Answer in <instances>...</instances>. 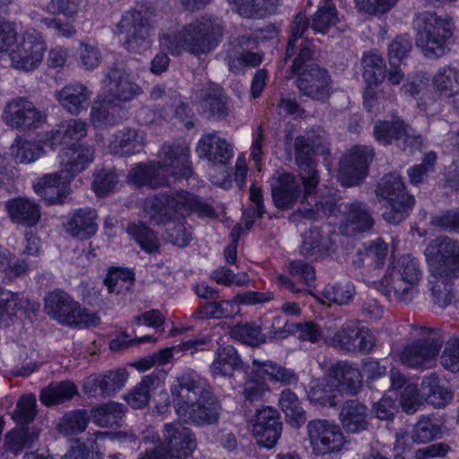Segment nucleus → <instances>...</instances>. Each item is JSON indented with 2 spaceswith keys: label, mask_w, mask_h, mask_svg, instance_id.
Masks as SVG:
<instances>
[{
  "label": "nucleus",
  "mask_w": 459,
  "mask_h": 459,
  "mask_svg": "<svg viewBox=\"0 0 459 459\" xmlns=\"http://www.w3.org/2000/svg\"><path fill=\"white\" fill-rule=\"evenodd\" d=\"M173 406L185 422L203 427L219 421L221 406L212 387L194 372L183 373L171 385Z\"/></svg>",
  "instance_id": "f257e3e1"
},
{
  "label": "nucleus",
  "mask_w": 459,
  "mask_h": 459,
  "mask_svg": "<svg viewBox=\"0 0 459 459\" xmlns=\"http://www.w3.org/2000/svg\"><path fill=\"white\" fill-rule=\"evenodd\" d=\"M189 146L185 143H165L158 161L138 164L129 173V180L138 186L159 187L169 184V177L188 178L192 173Z\"/></svg>",
  "instance_id": "f03ea898"
},
{
  "label": "nucleus",
  "mask_w": 459,
  "mask_h": 459,
  "mask_svg": "<svg viewBox=\"0 0 459 459\" xmlns=\"http://www.w3.org/2000/svg\"><path fill=\"white\" fill-rule=\"evenodd\" d=\"M222 35V27L218 19L202 18L182 28L173 37L163 34L160 45L171 55L183 51L195 56L207 54L216 48Z\"/></svg>",
  "instance_id": "7ed1b4c3"
},
{
  "label": "nucleus",
  "mask_w": 459,
  "mask_h": 459,
  "mask_svg": "<svg viewBox=\"0 0 459 459\" xmlns=\"http://www.w3.org/2000/svg\"><path fill=\"white\" fill-rule=\"evenodd\" d=\"M60 173H53L40 178L33 186L35 192L47 199L55 201L66 198L70 194L69 181L75 172L83 170L93 159L91 148L79 146L63 150Z\"/></svg>",
  "instance_id": "20e7f679"
},
{
  "label": "nucleus",
  "mask_w": 459,
  "mask_h": 459,
  "mask_svg": "<svg viewBox=\"0 0 459 459\" xmlns=\"http://www.w3.org/2000/svg\"><path fill=\"white\" fill-rule=\"evenodd\" d=\"M109 95L97 101L91 108V121L96 127L113 126L118 123L123 115L119 102L128 101L139 93V86L126 74L114 73L108 82Z\"/></svg>",
  "instance_id": "39448f33"
},
{
  "label": "nucleus",
  "mask_w": 459,
  "mask_h": 459,
  "mask_svg": "<svg viewBox=\"0 0 459 459\" xmlns=\"http://www.w3.org/2000/svg\"><path fill=\"white\" fill-rule=\"evenodd\" d=\"M421 276L419 261L410 255H403L396 261L389 280L385 279L381 283L383 293L398 302L408 304L419 294L418 286Z\"/></svg>",
  "instance_id": "423d86ee"
},
{
  "label": "nucleus",
  "mask_w": 459,
  "mask_h": 459,
  "mask_svg": "<svg viewBox=\"0 0 459 459\" xmlns=\"http://www.w3.org/2000/svg\"><path fill=\"white\" fill-rule=\"evenodd\" d=\"M47 313L62 325L91 327L100 324L96 313H91L75 302L67 293L53 291L45 299Z\"/></svg>",
  "instance_id": "0eeeda50"
},
{
  "label": "nucleus",
  "mask_w": 459,
  "mask_h": 459,
  "mask_svg": "<svg viewBox=\"0 0 459 459\" xmlns=\"http://www.w3.org/2000/svg\"><path fill=\"white\" fill-rule=\"evenodd\" d=\"M424 26L418 32L417 45L428 56H440L451 43L453 23L450 19L426 13L422 16Z\"/></svg>",
  "instance_id": "6e6552de"
},
{
  "label": "nucleus",
  "mask_w": 459,
  "mask_h": 459,
  "mask_svg": "<svg viewBox=\"0 0 459 459\" xmlns=\"http://www.w3.org/2000/svg\"><path fill=\"white\" fill-rule=\"evenodd\" d=\"M425 255L432 276H459V241L439 237L429 242Z\"/></svg>",
  "instance_id": "1a4fd4ad"
},
{
  "label": "nucleus",
  "mask_w": 459,
  "mask_h": 459,
  "mask_svg": "<svg viewBox=\"0 0 459 459\" xmlns=\"http://www.w3.org/2000/svg\"><path fill=\"white\" fill-rule=\"evenodd\" d=\"M46 48V43L39 32L26 30L17 37V41L8 55L7 65L17 70L32 71L41 64Z\"/></svg>",
  "instance_id": "9d476101"
},
{
  "label": "nucleus",
  "mask_w": 459,
  "mask_h": 459,
  "mask_svg": "<svg viewBox=\"0 0 459 459\" xmlns=\"http://www.w3.org/2000/svg\"><path fill=\"white\" fill-rule=\"evenodd\" d=\"M420 334L426 335L407 344L399 355L400 361L409 368H419L434 359L439 352L444 338L437 329L419 327Z\"/></svg>",
  "instance_id": "9b49d317"
},
{
  "label": "nucleus",
  "mask_w": 459,
  "mask_h": 459,
  "mask_svg": "<svg viewBox=\"0 0 459 459\" xmlns=\"http://www.w3.org/2000/svg\"><path fill=\"white\" fill-rule=\"evenodd\" d=\"M307 432L316 455L339 452L346 442L340 427L328 420L317 419L308 421Z\"/></svg>",
  "instance_id": "f8f14e48"
},
{
  "label": "nucleus",
  "mask_w": 459,
  "mask_h": 459,
  "mask_svg": "<svg viewBox=\"0 0 459 459\" xmlns=\"http://www.w3.org/2000/svg\"><path fill=\"white\" fill-rule=\"evenodd\" d=\"M160 446L170 459H192L196 442L189 428L175 421L165 424Z\"/></svg>",
  "instance_id": "ddd939ff"
},
{
  "label": "nucleus",
  "mask_w": 459,
  "mask_h": 459,
  "mask_svg": "<svg viewBox=\"0 0 459 459\" xmlns=\"http://www.w3.org/2000/svg\"><path fill=\"white\" fill-rule=\"evenodd\" d=\"M125 47L132 52L142 53L151 48V29L138 12L126 13L117 26Z\"/></svg>",
  "instance_id": "4468645a"
},
{
  "label": "nucleus",
  "mask_w": 459,
  "mask_h": 459,
  "mask_svg": "<svg viewBox=\"0 0 459 459\" xmlns=\"http://www.w3.org/2000/svg\"><path fill=\"white\" fill-rule=\"evenodd\" d=\"M333 347L353 352H369L375 345V336L367 327L349 321L331 338Z\"/></svg>",
  "instance_id": "2eb2a0df"
},
{
  "label": "nucleus",
  "mask_w": 459,
  "mask_h": 459,
  "mask_svg": "<svg viewBox=\"0 0 459 459\" xmlns=\"http://www.w3.org/2000/svg\"><path fill=\"white\" fill-rule=\"evenodd\" d=\"M372 158L373 152L370 148H352L340 164L338 178L341 184L351 186L361 182L368 174V165Z\"/></svg>",
  "instance_id": "dca6fc26"
},
{
  "label": "nucleus",
  "mask_w": 459,
  "mask_h": 459,
  "mask_svg": "<svg viewBox=\"0 0 459 459\" xmlns=\"http://www.w3.org/2000/svg\"><path fill=\"white\" fill-rule=\"evenodd\" d=\"M282 423L275 409L266 406L258 409L252 420V433L257 443L264 447H273L281 437Z\"/></svg>",
  "instance_id": "f3484780"
},
{
  "label": "nucleus",
  "mask_w": 459,
  "mask_h": 459,
  "mask_svg": "<svg viewBox=\"0 0 459 459\" xmlns=\"http://www.w3.org/2000/svg\"><path fill=\"white\" fill-rule=\"evenodd\" d=\"M2 117L12 127L30 128L39 126L46 116L27 99L18 98L6 105Z\"/></svg>",
  "instance_id": "a211bd4d"
},
{
  "label": "nucleus",
  "mask_w": 459,
  "mask_h": 459,
  "mask_svg": "<svg viewBox=\"0 0 459 459\" xmlns=\"http://www.w3.org/2000/svg\"><path fill=\"white\" fill-rule=\"evenodd\" d=\"M336 215L342 216L340 225L342 234L352 237L371 230L374 220L359 203H336Z\"/></svg>",
  "instance_id": "6ab92c4d"
},
{
  "label": "nucleus",
  "mask_w": 459,
  "mask_h": 459,
  "mask_svg": "<svg viewBox=\"0 0 459 459\" xmlns=\"http://www.w3.org/2000/svg\"><path fill=\"white\" fill-rule=\"evenodd\" d=\"M296 162L299 168V176L304 187V197L308 198L316 190L318 184V173L310 155L316 150L311 144L309 138L299 136L295 139Z\"/></svg>",
  "instance_id": "aec40b11"
},
{
  "label": "nucleus",
  "mask_w": 459,
  "mask_h": 459,
  "mask_svg": "<svg viewBox=\"0 0 459 459\" xmlns=\"http://www.w3.org/2000/svg\"><path fill=\"white\" fill-rule=\"evenodd\" d=\"M336 388L349 394H357L362 386V376L358 368L348 361H338L326 371Z\"/></svg>",
  "instance_id": "412c9836"
},
{
  "label": "nucleus",
  "mask_w": 459,
  "mask_h": 459,
  "mask_svg": "<svg viewBox=\"0 0 459 459\" xmlns=\"http://www.w3.org/2000/svg\"><path fill=\"white\" fill-rule=\"evenodd\" d=\"M297 83L300 91L312 99L324 100L329 94V75L317 65L299 73Z\"/></svg>",
  "instance_id": "4be33fe9"
},
{
  "label": "nucleus",
  "mask_w": 459,
  "mask_h": 459,
  "mask_svg": "<svg viewBox=\"0 0 459 459\" xmlns=\"http://www.w3.org/2000/svg\"><path fill=\"white\" fill-rule=\"evenodd\" d=\"M368 408L357 399L347 400L341 407L339 419L348 433L357 434L369 427Z\"/></svg>",
  "instance_id": "5701e85b"
},
{
  "label": "nucleus",
  "mask_w": 459,
  "mask_h": 459,
  "mask_svg": "<svg viewBox=\"0 0 459 459\" xmlns=\"http://www.w3.org/2000/svg\"><path fill=\"white\" fill-rule=\"evenodd\" d=\"M196 152L214 164H227L233 157L231 145L216 133L204 135L198 142Z\"/></svg>",
  "instance_id": "b1692460"
},
{
  "label": "nucleus",
  "mask_w": 459,
  "mask_h": 459,
  "mask_svg": "<svg viewBox=\"0 0 459 459\" xmlns=\"http://www.w3.org/2000/svg\"><path fill=\"white\" fill-rule=\"evenodd\" d=\"M308 402L318 409L335 408L342 394L326 374L322 378L313 380L307 393Z\"/></svg>",
  "instance_id": "393cba45"
},
{
  "label": "nucleus",
  "mask_w": 459,
  "mask_h": 459,
  "mask_svg": "<svg viewBox=\"0 0 459 459\" xmlns=\"http://www.w3.org/2000/svg\"><path fill=\"white\" fill-rule=\"evenodd\" d=\"M255 45V42L247 37L238 39L229 45L227 56L230 70L238 73L243 66L259 65L262 62V56L258 53L247 51Z\"/></svg>",
  "instance_id": "a878e982"
},
{
  "label": "nucleus",
  "mask_w": 459,
  "mask_h": 459,
  "mask_svg": "<svg viewBox=\"0 0 459 459\" xmlns=\"http://www.w3.org/2000/svg\"><path fill=\"white\" fill-rule=\"evenodd\" d=\"M146 142L143 131L133 128H125L113 134L109 143V151L117 155H132L141 152Z\"/></svg>",
  "instance_id": "bb28decb"
},
{
  "label": "nucleus",
  "mask_w": 459,
  "mask_h": 459,
  "mask_svg": "<svg viewBox=\"0 0 459 459\" xmlns=\"http://www.w3.org/2000/svg\"><path fill=\"white\" fill-rule=\"evenodd\" d=\"M87 134L85 122L81 119H70L63 122L56 130L45 134V142L50 147L66 145L73 147L74 142L83 138Z\"/></svg>",
  "instance_id": "cd10ccee"
},
{
  "label": "nucleus",
  "mask_w": 459,
  "mask_h": 459,
  "mask_svg": "<svg viewBox=\"0 0 459 459\" xmlns=\"http://www.w3.org/2000/svg\"><path fill=\"white\" fill-rule=\"evenodd\" d=\"M438 97L448 104L459 102V72L452 67L440 68L432 78Z\"/></svg>",
  "instance_id": "c85d7f7f"
},
{
  "label": "nucleus",
  "mask_w": 459,
  "mask_h": 459,
  "mask_svg": "<svg viewBox=\"0 0 459 459\" xmlns=\"http://www.w3.org/2000/svg\"><path fill=\"white\" fill-rule=\"evenodd\" d=\"M97 213L90 208L79 209L69 218L65 230L73 237L85 240L93 237L98 230Z\"/></svg>",
  "instance_id": "c756f323"
},
{
  "label": "nucleus",
  "mask_w": 459,
  "mask_h": 459,
  "mask_svg": "<svg viewBox=\"0 0 459 459\" xmlns=\"http://www.w3.org/2000/svg\"><path fill=\"white\" fill-rule=\"evenodd\" d=\"M56 96L59 104L66 111L78 115L87 109L91 91L82 84H71L62 88Z\"/></svg>",
  "instance_id": "7c9ffc66"
},
{
  "label": "nucleus",
  "mask_w": 459,
  "mask_h": 459,
  "mask_svg": "<svg viewBox=\"0 0 459 459\" xmlns=\"http://www.w3.org/2000/svg\"><path fill=\"white\" fill-rule=\"evenodd\" d=\"M377 142L389 144L393 140H403L404 144L419 147L421 143L420 137L411 135L403 121L381 122L376 125L374 130Z\"/></svg>",
  "instance_id": "2f4dec72"
},
{
  "label": "nucleus",
  "mask_w": 459,
  "mask_h": 459,
  "mask_svg": "<svg viewBox=\"0 0 459 459\" xmlns=\"http://www.w3.org/2000/svg\"><path fill=\"white\" fill-rule=\"evenodd\" d=\"M145 218L155 225L166 224L185 217L183 205L176 203H144Z\"/></svg>",
  "instance_id": "473e14b6"
},
{
  "label": "nucleus",
  "mask_w": 459,
  "mask_h": 459,
  "mask_svg": "<svg viewBox=\"0 0 459 459\" xmlns=\"http://www.w3.org/2000/svg\"><path fill=\"white\" fill-rule=\"evenodd\" d=\"M242 365L243 362L233 346L220 347L211 365V372L212 376H231L233 371L242 368Z\"/></svg>",
  "instance_id": "72a5a7b5"
},
{
  "label": "nucleus",
  "mask_w": 459,
  "mask_h": 459,
  "mask_svg": "<svg viewBox=\"0 0 459 459\" xmlns=\"http://www.w3.org/2000/svg\"><path fill=\"white\" fill-rule=\"evenodd\" d=\"M39 430L34 427L21 426L6 433L4 446L7 451L18 455L31 447L39 438Z\"/></svg>",
  "instance_id": "f704fd0d"
},
{
  "label": "nucleus",
  "mask_w": 459,
  "mask_h": 459,
  "mask_svg": "<svg viewBox=\"0 0 459 459\" xmlns=\"http://www.w3.org/2000/svg\"><path fill=\"white\" fill-rule=\"evenodd\" d=\"M279 405L285 414L287 423L291 427L299 428L306 422V411L297 394L290 389H284L281 393Z\"/></svg>",
  "instance_id": "c9c22d12"
},
{
  "label": "nucleus",
  "mask_w": 459,
  "mask_h": 459,
  "mask_svg": "<svg viewBox=\"0 0 459 459\" xmlns=\"http://www.w3.org/2000/svg\"><path fill=\"white\" fill-rule=\"evenodd\" d=\"M329 247V238L323 237L318 229H311L303 236L300 253L306 258L317 260L328 253Z\"/></svg>",
  "instance_id": "e433bc0d"
},
{
  "label": "nucleus",
  "mask_w": 459,
  "mask_h": 459,
  "mask_svg": "<svg viewBox=\"0 0 459 459\" xmlns=\"http://www.w3.org/2000/svg\"><path fill=\"white\" fill-rule=\"evenodd\" d=\"M443 420L435 415L421 416L414 425L411 438L416 443H427L442 436Z\"/></svg>",
  "instance_id": "4c0bfd02"
},
{
  "label": "nucleus",
  "mask_w": 459,
  "mask_h": 459,
  "mask_svg": "<svg viewBox=\"0 0 459 459\" xmlns=\"http://www.w3.org/2000/svg\"><path fill=\"white\" fill-rule=\"evenodd\" d=\"M160 385V379L155 375L144 376L142 380L126 396V400L133 408L142 409L148 405L151 392Z\"/></svg>",
  "instance_id": "58836bf2"
},
{
  "label": "nucleus",
  "mask_w": 459,
  "mask_h": 459,
  "mask_svg": "<svg viewBox=\"0 0 459 459\" xmlns=\"http://www.w3.org/2000/svg\"><path fill=\"white\" fill-rule=\"evenodd\" d=\"M45 135L40 138L39 143L41 146L36 145L30 141H28L22 137H17L10 148V154L16 162L19 163H30L38 160L42 154V149L49 145L48 143L46 144Z\"/></svg>",
  "instance_id": "ea45409f"
},
{
  "label": "nucleus",
  "mask_w": 459,
  "mask_h": 459,
  "mask_svg": "<svg viewBox=\"0 0 459 459\" xmlns=\"http://www.w3.org/2000/svg\"><path fill=\"white\" fill-rule=\"evenodd\" d=\"M126 413V406L119 403L110 402L91 410V416L100 427L117 426Z\"/></svg>",
  "instance_id": "a19ab883"
},
{
  "label": "nucleus",
  "mask_w": 459,
  "mask_h": 459,
  "mask_svg": "<svg viewBox=\"0 0 459 459\" xmlns=\"http://www.w3.org/2000/svg\"><path fill=\"white\" fill-rule=\"evenodd\" d=\"M421 393L427 403L435 407H444L452 399L451 392L441 386L437 377L431 375L423 378L421 382Z\"/></svg>",
  "instance_id": "79ce46f5"
},
{
  "label": "nucleus",
  "mask_w": 459,
  "mask_h": 459,
  "mask_svg": "<svg viewBox=\"0 0 459 459\" xmlns=\"http://www.w3.org/2000/svg\"><path fill=\"white\" fill-rule=\"evenodd\" d=\"M77 394V388L72 382L51 384L45 387L39 395L40 402L52 406L72 399Z\"/></svg>",
  "instance_id": "37998d69"
},
{
  "label": "nucleus",
  "mask_w": 459,
  "mask_h": 459,
  "mask_svg": "<svg viewBox=\"0 0 459 459\" xmlns=\"http://www.w3.org/2000/svg\"><path fill=\"white\" fill-rule=\"evenodd\" d=\"M127 233L149 254L160 253V240L156 233L143 223H129Z\"/></svg>",
  "instance_id": "c03bdc74"
},
{
  "label": "nucleus",
  "mask_w": 459,
  "mask_h": 459,
  "mask_svg": "<svg viewBox=\"0 0 459 459\" xmlns=\"http://www.w3.org/2000/svg\"><path fill=\"white\" fill-rule=\"evenodd\" d=\"M11 219L26 226H34L40 219L39 206L35 203H8Z\"/></svg>",
  "instance_id": "a18cd8bd"
},
{
  "label": "nucleus",
  "mask_w": 459,
  "mask_h": 459,
  "mask_svg": "<svg viewBox=\"0 0 459 459\" xmlns=\"http://www.w3.org/2000/svg\"><path fill=\"white\" fill-rule=\"evenodd\" d=\"M231 9L240 16L246 18H258L264 16L273 0H228Z\"/></svg>",
  "instance_id": "49530a36"
},
{
  "label": "nucleus",
  "mask_w": 459,
  "mask_h": 459,
  "mask_svg": "<svg viewBox=\"0 0 459 459\" xmlns=\"http://www.w3.org/2000/svg\"><path fill=\"white\" fill-rule=\"evenodd\" d=\"M272 194L275 201L284 198H296L299 186L293 177L288 173H281L274 176L271 182Z\"/></svg>",
  "instance_id": "de8ad7c7"
},
{
  "label": "nucleus",
  "mask_w": 459,
  "mask_h": 459,
  "mask_svg": "<svg viewBox=\"0 0 459 459\" xmlns=\"http://www.w3.org/2000/svg\"><path fill=\"white\" fill-rule=\"evenodd\" d=\"M253 364L259 367V372L268 376L271 380L289 385L296 382L298 377L296 374L290 368L281 367L273 361H260L254 359Z\"/></svg>",
  "instance_id": "09e8293b"
},
{
  "label": "nucleus",
  "mask_w": 459,
  "mask_h": 459,
  "mask_svg": "<svg viewBox=\"0 0 459 459\" xmlns=\"http://www.w3.org/2000/svg\"><path fill=\"white\" fill-rule=\"evenodd\" d=\"M434 280H429L432 301L439 307H446L452 304L454 293L452 291L449 281L453 278L442 276H432Z\"/></svg>",
  "instance_id": "8fccbe9b"
},
{
  "label": "nucleus",
  "mask_w": 459,
  "mask_h": 459,
  "mask_svg": "<svg viewBox=\"0 0 459 459\" xmlns=\"http://www.w3.org/2000/svg\"><path fill=\"white\" fill-rule=\"evenodd\" d=\"M89 417L85 411L77 410L65 414L57 427L58 431L64 435H73L86 429Z\"/></svg>",
  "instance_id": "3c124183"
},
{
  "label": "nucleus",
  "mask_w": 459,
  "mask_h": 459,
  "mask_svg": "<svg viewBox=\"0 0 459 459\" xmlns=\"http://www.w3.org/2000/svg\"><path fill=\"white\" fill-rule=\"evenodd\" d=\"M230 336L245 344L258 346L265 342L261 328L255 324L237 325L231 328Z\"/></svg>",
  "instance_id": "603ef678"
},
{
  "label": "nucleus",
  "mask_w": 459,
  "mask_h": 459,
  "mask_svg": "<svg viewBox=\"0 0 459 459\" xmlns=\"http://www.w3.org/2000/svg\"><path fill=\"white\" fill-rule=\"evenodd\" d=\"M363 78L368 84H377L385 78V65L382 57L377 54H368L363 57Z\"/></svg>",
  "instance_id": "864d4df0"
},
{
  "label": "nucleus",
  "mask_w": 459,
  "mask_h": 459,
  "mask_svg": "<svg viewBox=\"0 0 459 459\" xmlns=\"http://www.w3.org/2000/svg\"><path fill=\"white\" fill-rule=\"evenodd\" d=\"M26 299L23 295L10 290H0V320H5L14 316L18 310L24 307Z\"/></svg>",
  "instance_id": "5fc2aeb1"
},
{
  "label": "nucleus",
  "mask_w": 459,
  "mask_h": 459,
  "mask_svg": "<svg viewBox=\"0 0 459 459\" xmlns=\"http://www.w3.org/2000/svg\"><path fill=\"white\" fill-rule=\"evenodd\" d=\"M336 203H315L309 207L299 208L290 214V219L294 222H299L302 220L315 221L319 217L322 212L327 216L336 215Z\"/></svg>",
  "instance_id": "6e6d98bb"
},
{
  "label": "nucleus",
  "mask_w": 459,
  "mask_h": 459,
  "mask_svg": "<svg viewBox=\"0 0 459 459\" xmlns=\"http://www.w3.org/2000/svg\"><path fill=\"white\" fill-rule=\"evenodd\" d=\"M404 189L403 182L399 175L390 174L385 176L377 186V195L387 201L401 198Z\"/></svg>",
  "instance_id": "4d7b16f0"
},
{
  "label": "nucleus",
  "mask_w": 459,
  "mask_h": 459,
  "mask_svg": "<svg viewBox=\"0 0 459 459\" xmlns=\"http://www.w3.org/2000/svg\"><path fill=\"white\" fill-rule=\"evenodd\" d=\"M339 22L337 11L333 5L326 4L318 9L312 20V28L316 32L325 34Z\"/></svg>",
  "instance_id": "13d9d810"
},
{
  "label": "nucleus",
  "mask_w": 459,
  "mask_h": 459,
  "mask_svg": "<svg viewBox=\"0 0 459 459\" xmlns=\"http://www.w3.org/2000/svg\"><path fill=\"white\" fill-rule=\"evenodd\" d=\"M18 33L15 24L0 22V66L7 65L8 55L17 41Z\"/></svg>",
  "instance_id": "bf43d9fd"
},
{
  "label": "nucleus",
  "mask_w": 459,
  "mask_h": 459,
  "mask_svg": "<svg viewBox=\"0 0 459 459\" xmlns=\"http://www.w3.org/2000/svg\"><path fill=\"white\" fill-rule=\"evenodd\" d=\"M199 108L204 113H210L219 117L227 115V98L221 93L219 87L212 90V93L207 95L200 103Z\"/></svg>",
  "instance_id": "052dcab7"
},
{
  "label": "nucleus",
  "mask_w": 459,
  "mask_h": 459,
  "mask_svg": "<svg viewBox=\"0 0 459 459\" xmlns=\"http://www.w3.org/2000/svg\"><path fill=\"white\" fill-rule=\"evenodd\" d=\"M126 378L127 372L125 369L108 371L99 377L100 394L104 396L113 394L124 386Z\"/></svg>",
  "instance_id": "680f3d73"
},
{
  "label": "nucleus",
  "mask_w": 459,
  "mask_h": 459,
  "mask_svg": "<svg viewBox=\"0 0 459 459\" xmlns=\"http://www.w3.org/2000/svg\"><path fill=\"white\" fill-rule=\"evenodd\" d=\"M36 407L37 402L35 395H22L19 399L13 411V420L22 425L32 421L37 413Z\"/></svg>",
  "instance_id": "e2e57ef3"
},
{
  "label": "nucleus",
  "mask_w": 459,
  "mask_h": 459,
  "mask_svg": "<svg viewBox=\"0 0 459 459\" xmlns=\"http://www.w3.org/2000/svg\"><path fill=\"white\" fill-rule=\"evenodd\" d=\"M77 60L78 64L85 70H93L100 64V50L94 44L82 43L78 48Z\"/></svg>",
  "instance_id": "0e129e2a"
},
{
  "label": "nucleus",
  "mask_w": 459,
  "mask_h": 459,
  "mask_svg": "<svg viewBox=\"0 0 459 459\" xmlns=\"http://www.w3.org/2000/svg\"><path fill=\"white\" fill-rule=\"evenodd\" d=\"M117 183V175L112 169L101 170L95 176L93 190L99 198L106 197L111 193Z\"/></svg>",
  "instance_id": "69168bd1"
},
{
  "label": "nucleus",
  "mask_w": 459,
  "mask_h": 459,
  "mask_svg": "<svg viewBox=\"0 0 459 459\" xmlns=\"http://www.w3.org/2000/svg\"><path fill=\"white\" fill-rule=\"evenodd\" d=\"M412 210V203H385L382 216L391 224H398L403 221Z\"/></svg>",
  "instance_id": "338daca9"
},
{
  "label": "nucleus",
  "mask_w": 459,
  "mask_h": 459,
  "mask_svg": "<svg viewBox=\"0 0 459 459\" xmlns=\"http://www.w3.org/2000/svg\"><path fill=\"white\" fill-rule=\"evenodd\" d=\"M441 364L446 369L459 371V339H451L446 342L441 355Z\"/></svg>",
  "instance_id": "774afa93"
}]
</instances>
